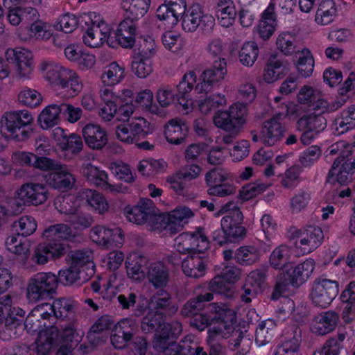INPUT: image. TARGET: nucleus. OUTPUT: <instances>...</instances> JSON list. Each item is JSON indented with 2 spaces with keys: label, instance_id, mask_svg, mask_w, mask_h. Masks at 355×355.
<instances>
[{
  "label": "nucleus",
  "instance_id": "nucleus-8",
  "mask_svg": "<svg viewBox=\"0 0 355 355\" xmlns=\"http://www.w3.org/2000/svg\"><path fill=\"white\" fill-rule=\"evenodd\" d=\"M75 306V302L66 298H58L52 304H40L35 306L27 316L25 327L28 331H35L46 320L68 317L73 312Z\"/></svg>",
  "mask_w": 355,
  "mask_h": 355
},
{
  "label": "nucleus",
  "instance_id": "nucleus-64",
  "mask_svg": "<svg viewBox=\"0 0 355 355\" xmlns=\"http://www.w3.org/2000/svg\"><path fill=\"white\" fill-rule=\"evenodd\" d=\"M292 251L290 247L280 245L271 252L269 263L274 268H282L288 263Z\"/></svg>",
  "mask_w": 355,
  "mask_h": 355
},
{
  "label": "nucleus",
  "instance_id": "nucleus-26",
  "mask_svg": "<svg viewBox=\"0 0 355 355\" xmlns=\"http://www.w3.org/2000/svg\"><path fill=\"white\" fill-rule=\"evenodd\" d=\"M123 285V279L116 272H109L98 277L96 281L92 283V288L95 293H99L105 300L114 298L121 291Z\"/></svg>",
  "mask_w": 355,
  "mask_h": 355
},
{
  "label": "nucleus",
  "instance_id": "nucleus-37",
  "mask_svg": "<svg viewBox=\"0 0 355 355\" xmlns=\"http://www.w3.org/2000/svg\"><path fill=\"white\" fill-rule=\"evenodd\" d=\"M83 333L74 324H68L62 329L61 343L55 355H73V349L82 340Z\"/></svg>",
  "mask_w": 355,
  "mask_h": 355
},
{
  "label": "nucleus",
  "instance_id": "nucleus-10",
  "mask_svg": "<svg viewBox=\"0 0 355 355\" xmlns=\"http://www.w3.org/2000/svg\"><path fill=\"white\" fill-rule=\"evenodd\" d=\"M224 215L220 220L223 236L220 232L214 234V239L219 244H223L231 239H243L246 234L245 228L242 226L243 215L236 204L230 201L223 205L214 214L216 217Z\"/></svg>",
  "mask_w": 355,
  "mask_h": 355
},
{
  "label": "nucleus",
  "instance_id": "nucleus-57",
  "mask_svg": "<svg viewBox=\"0 0 355 355\" xmlns=\"http://www.w3.org/2000/svg\"><path fill=\"white\" fill-rule=\"evenodd\" d=\"M56 209L65 214H74L83 205V200L78 195H68L62 197H58L54 202Z\"/></svg>",
  "mask_w": 355,
  "mask_h": 355
},
{
  "label": "nucleus",
  "instance_id": "nucleus-13",
  "mask_svg": "<svg viewBox=\"0 0 355 355\" xmlns=\"http://www.w3.org/2000/svg\"><path fill=\"white\" fill-rule=\"evenodd\" d=\"M58 286V276L51 272H39L33 275L27 281L25 295L28 303L52 297Z\"/></svg>",
  "mask_w": 355,
  "mask_h": 355
},
{
  "label": "nucleus",
  "instance_id": "nucleus-30",
  "mask_svg": "<svg viewBox=\"0 0 355 355\" xmlns=\"http://www.w3.org/2000/svg\"><path fill=\"white\" fill-rule=\"evenodd\" d=\"M137 328L136 322L131 318H123L114 327L111 343L116 349H123L132 339Z\"/></svg>",
  "mask_w": 355,
  "mask_h": 355
},
{
  "label": "nucleus",
  "instance_id": "nucleus-44",
  "mask_svg": "<svg viewBox=\"0 0 355 355\" xmlns=\"http://www.w3.org/2000/svg\"><path fill=\"white\" fill-rule=\"evenodd\" d=\"M62 109L60 105L51 103L45 106L37 116V123L43 130L55 127L61 120Z\"/></svg>",
  "mask_w": 355,
  "mask_h": 355
},
{
  "label": "nucleus",
  "instance_id": "nucleus-52",
  "mask_svg": "<svg viewBox=\"0 0 355 355\" xmlns=\"http://www.w3.org/2000/svg\"><path fill=\"white\" fill-rule=\"evenodd\" d=\"M236 11L232 0H220L216 8V16L218 23L223 27L228 28L235 21Z\"/></svg>",
  "mask_w": 355,
  "mask_h": 355
},
{
  "label": "nucleus",
  "instance_id": "nucleus-61",
  "mask_svg": "<svg viewBox=\"0 0 355 355\" xmlns=\"http://www.w3.org/2000/svg\"><path fill=\"white\" fill-rule=\"evenodd\" d=\"M228 111L234 123V135H236L246 123L247 106L243 103H235L230 106Z\"/></svg>",
  "mask_w": 355,
  "mask_h": 355
},
{
  "label": "nucleus",
  "instance_id": "nucleus-17",
  "mask_svg": "<svg viewBox=\"0 0 355 355\" xmlns=\"http://www.w3.org/2000/svg\"><path fill=\"white\" fill-rule=\"evenodd\" d=\"M116 128V137L121 142L132 144L141 137H146L153 132V126L146 119L142 116L134 117L128 121H122Z\"/></svg>",
  "mask_w": 355,
  "mask_h": 355
},
{
  "label": "nucleus",
  "instance_id": "nucleus-29",
  "mask_svg": "<svg viewBox=\"0 0 355 355\" xmlns=\"http://www.w3.org/2000/svg\"><path fill=\"white\" fill-rule=\"evenodd\" d=\"M324 234L318 226L309 225L300 234V239L295 243V248L300 254L311 253L322 243Z\"/></svg>",
  "mask_w": 355,
  "mask_h": 355
},
{
  "label": "nucleus",
  "instance_id": "nucleus-63",
  "mask_svg": "<svg viewBox=\"0 0 355 355\" xmlns=\"http://www.w3.org/2000/svg\"><path fill=\"white\" fill-rule=\"evenodd\" d=\"M259 48L254 42H245L239 53V60L242 65L252 67L255 63L259 55Z\"/></svg>",
  "mask_w": 355,
  "mask_h": 355
},
{
  "label": "nucleus",
  "instance_id": "nucleus-55",
  "mask_svg": "<svg viewBox=\"0 0 355 355\" xmlns=\"http://www.w3.org/2000/svg\"><path fill=\"white\" fill-rule=\"evenodd\" d=\"M76 232L65 224H57L47 227L43 232V236L49 241L57 240L72 241Z\"/></svg>",
  "mask_w": 355,
  "mask_h": 355
},
{
  "label": "nucleus",
  "instance_id": "nucleus-19",
  "mask_svg": "<svg viewBox=\"0 0 355 355\" xmlns=\"http://www.w3.org/2000/svg\"><path fill=\"white\" fill-rule=\"evenodd\" d=\"M193 216L194 213L189 207L180 206L169 212L155 217L156 224L153 225V228L159 232L166 230L174 234L188 223Z\"/></svg>",
  "mask_w": 355,
  "mask_h": 355
},
{
  "label": "nucleus",
  "instance_id": "nucleus-54",
  "mask_svg": "<svg viewBox=\"0 0 355 355\" xmlns=\"http://www.w3.org/2000/svg\"><path fill=\"white\" fill-rule=\"evenodd\" d=\"M275 116L279 121L286 116L295 119L299 116V106L294 103H286L281 96H276L271 103Z\"/></svg>",
  "mask_w": 355,
  "mask_h": 355
},
{
  "label": "nucleus",
  "instance_id": "nucleus-46",
  "mask_svg": "<svg viewBox=\"0 0 355 355\" xmlns=\"http://www.w3.org/2000/svg\"><path fill=\"white\" fill-rule=\"evenodd\" d=\"M83 204L85 202L92 210L103 214L109 210V203L105 196L96 190L83 189L80 192Z\"/></svg>",
  "mask_w": 355,
  "mask_h": 355
},
{
  "label": "nucleus",
  "instance_id": "nucleus-3",
  "mask_svg": "<svg viewBox=\"0 0 355 355\" xmlns=\"http://www.w3.org/2000/svg\"><path fill=\"white\" fill-rule=\"evenodd\" d=\"M170 295L164 290L158 291L151 298L150 302L144 298L142 305L139 302L137 314H145L141 322L142 331L148 333L155 330L153 347L157 352H163L164 355H180L184 349L174 340L182 331L178 322L166 323L163 322L164 310L170 304Z\"/></svg>",
  "mask_w": 355,
  "mask_h": 355
},
{
  "label": "nucleus",
  "instance_id": "nucleus-1",
  "mask_svg": "<svg viewBox=\"0 0 355 355\" xmlns=\"http://www.w3.org/2000/svg\"><path fill=\"white\" fill-rule=\"evenodd\" d=\"M213 299L211 293L199 295L195 299L188 301L181 312L184 316H193L191 325L198 330L203 331L209 327L207 332V343L211 347L209 355H220L221 347L218 343L220 340L232 337L230 345L237 347L243 336V332L236 328V310L228 304L210 303L206 306L207 314L198 313L205 308V302Z\"/></svg>",
  "mask_w": 355,
  "mask_h": 355
},
{
  "label": "nucleus",
  "instance_id": "nucleus-42",
  "mask_svg": "<svg viewBox=\"0 0 355 355\" xmlns=\"http://www.w3.org/2000/svg\"><path fill=\"white\" fill-rule=\"evenodd\" d=\"M286 72L282 62L276 57H270L257 81L259 84H272L283 78Z\"/></svg>",
  "mask_w": 355,
  "mask_h": 355
},
{
  "label": "nucleus",
  "instance_id": "nucleus-14",
  "mask_svg": "<svg viewBox=\"0 0 355 355\" xmlns=\"http://www.w3.org/2000/svg\"><path fill=\"white\" fill-rule=\"evenodd\" d=\"M25 311L19 307H12V300L8 295L0 297V324L5 322V328L1 332L2 340L16 338L24 330L22 318Z\"/></svg>",
  "mask_w": 355,
  "mask_h": 355
},
{
  "label": "nucleus",
  "instance_id": "nucleus-16",
  "mask_svg": "<svg viewBox=\"0 0 355 355\" xmlns=\"http://www.w3.org/2000/svg\"><path fill=\"white\" fill-rule=\"evenodd\" d=\"M315 268V261L308 258L296 266L281 272L277 277L275 292L283 293L288 285L295 288L300 287L312 276Z\"/></svg>",
  "mask_w": 355,
  "mask_h": 355
},
{
  "label": "nucleus",
  "instance_id": "nucleus-20",
  "mask_svg": "<svg viewBox=\"0 0 355 355\" xmlns=\"http://www.w3.org/2000/svg\"><path fill=\"white\" fill-rule=\"evenodd\" d=\"M338 292L339 284L337 281L319 277L311 285L309 297L315 306L324 309L331 304Z\"/></svg>",
  "mask_w": 355,
  "mask_h": 355
},
{
  "label": "nucleus",
  "instance_id": "nucleus-49",
  "mask_svg": "<svg viewBox=\"0 0 355 355\" xmlns=\"http://www.w3.org/2000/svg\"><path fill=\"white\" fill-rule=\"evenodd\" d=\"M274 10V6L270 4L263 12L262 19L257 27V33L263 40L269 39L277 28V23Z\"/></svg>",
  "mask_w": 355,
  "mask_h": 355
},
{
  "label": "nucleus",
  "instance_id": "nucleus-18",
  "mask_svg": "<svg viewBox=\"0 0 355 355\" xmlns=\"http://www.w3.org/2000/svg\"><path fill=\"white\" fill-rule=\"evenodd\" d=\"M174 248L182 254H201L209 248V241L203 229L180 234L174 241Z\"/></svg>",
  "mask_w": 355,
  "mask_h": 355
},
{
  "label": "nucleus",
  "instance_id": "nucleus-23",
  "mask_svg": "<svg viewBox=\"0 0 355 355\" xmlns=\"http://www.w3.org/2000/svg\"><path fill=\"white\" fill-rule=\"evenodd\" d=\"M24 329H26L29 334H37L34 344V349L37 355H49L60 342L62 333L55 326H47L46 322H42V327L35 331H28L25 324Z\"/></svg>",
  "mask_w": 355,
  "mask_h": 355
},
{
  "label": "nucleus",
  "instance_id": "nucleus-40",
  "mask_svg": "<svg viewBox=\"0 0 355 355\" xmlns=\"http://www.w3.org/2000/svg\"><path fill=\"white\" fill-rule=\"evenodd\" d=\"M151 0H121L120 7L125 18L138 21L149 11Z\"/></svg>",
  "mask_w": 355,
  "mask_h": 355
},
{
  "label": "nucleus",
  "instance_id": "nucleus-31",
  "mask_svg": "<svg viewBox=\"0 0 355 355\" xmlns=\"http://www.w3.org/2000/svg\"><path fill=\"white\" fill-rule=\"evenodd\" d=\"M325 127V119L320 115L305 116L297 121V128L303 131L301 141L304 144H310Z\"/></svg>",
  "mask_w": 355,
  "mask_h": 355
},
{
  "label": "nucleus",
  "instance_id": "nucleus-2",
  "mask_svg": "<svg viewBox=\"0 0 355 355\" xmlns=\"http://www.w3.org/2000/svg\"><path fill=\"white\" fill-rule=\"evenodd\" d=\"M227 73V62L225 58L215 60L210 68L202 71L198 76L193 71L184 73L177 85L178 102L184 114H189L198 108L205 114H209L227 104L224 94L216 93L205 98L195 100L189 96L195 89L198 94H207L218 87Z\"/></svg>",
  "mask_w": 355,
  "mask_h": 355
},
{
  "label": "nucleus",
  "instance_id": "nucleus-36",
  "mask_svg": "<svg viewBox=\"0 0 355 355\" xmlns=\"http://www.w3.org/2000/svg\"><path fill=\"white\" fill-rule=\"evenodd\" d=\"M53 33L51 25L40 19L32 22L28 29L19 28L17 31V35L24 41L30 39L46 41L52 37Z\"/></svg>",
  "mask_w": 355,
  "mask_h": 355
},
{
  "label": "nucleus",
  "instance_id": "nucleus-11",
  "mask_svg": "<svg viewBox=\"0 0 355 355\" xmlns=\"http://www.w3.org/2000/svg\"><path fill=\"white\" fill-rule=\"evenodd\" d=\"M330 153H340L329 172L327 180L331 184H345L349 182L355 174V158L349 157L352 147L345 141H340L331 145Z\"/></svg>",
  "mask_w": 355,
  "mask_h": 355
},
{
  "label": "nucleus",
  "instance_id": "nucleus-38",
  "mask_svg": "<svg viewBox=\"0 0 355 355\" xmlns=\"http://www.w3.org/2000/svg\"><path fill=\"white\" fill-rule=\"evenodd\" d=\"M301 331L295 325L290 327L285 333V340L277 347L274 355H301Z\"/></svg>",
  "mask_w": 355,
  "mask_h": 355
},
{
  "label": "nucleus",
  "instance_id": "nucleus-58",
  "mask_svg": "<svg viewBox=\"0 0 355 355\" xmlns=\"http://www.w3.org/2000/svg\"><path fill=\"white\" fill-rule=\"evenodd\" d=\"M341 299L347 304L343 311L342 318L346 323L355 318V282H351L342 293Z\"/></svg>",
  "mask_w": 355,
  "mask_h": 355
},
{
  "label": "nucleus",
  "instance_id": "nucleus-33",
  "mask_svg": "<svg viewBox=\"0 0 355 355\" xmlns=\"http://www.w3.org/2000/svg\"><path fill=\"white\" fill-rule=\"evenodd\" d=\"M44 178L49 186L62 191L71 189L76 181L68 167L60 163L53 172L46 173Z\"/></svg>",
  "mask_w": 355,
  "mask_h": 355
},
{
  "label": "nucleus",
  "instance_id": "nucleus-48",
  "mask_svg": "<svg viewBox=\"0 0 355 355\" xmlns=\"http://www.w3.org/2000/svg\"><path fill=\"white\" fill-rule=\"evenodd\" d=\"M168 164L163 159L146 158L140 160L137 166L138 173L146 178H153L164 173Z\"/></svg>",
  "mask_w": 355,
  "mask_h": 355
},
{
  "label": "nucleus",
  "instance_id": "nucleus-47",
  "mask_svg": "<svg viewBox=\"0 0 355 355\" xmlns=\"http://www.w3.org/2000/svg\"><path fill=\"white\" fill-rule=\"evenodd\" d=\"M125 77L124 65L114 61L103 67L101 80L105 86H115L121 83Z\"/></svg>",
  "mask_w": 355,
  "mask_h": 355
},
{
  "label": "nucleus",
  "instance_id": "nucleus-22",
  "mask_svg": "<svg viewBox=\"0 0 355 355\" xmlns=\"http://www.w3.org/2000/svg\"><path fill=\"white\" fill-rule=\"evenodd\" d=\"M90 239L104 249L121 247L125 241L122 230L118 227L96 225L89 232Z\"/></svg>",
  "mask_w": 355,
  "mask_h": 355
},
{
  "label": "nucleus",
  "instance_id": "nucleus-41",
  "mask_svg": "<svg viewBox=\"0 0 355 355\" xmlns=\"http://www.w3.org/2000/svg\"><path fill=\"white\" fill-rule=\"evenodd\" d=\"M207 269V261L197 254L187 256L182 261L183 273L189 277L198 279L205 275Z\"/></svg>",
  "mask_w": 355,
  "mask_h": 355
},
{
  "label": "nucleus",
  "instance_id": "nucleus-56",
  "mask_svg": "<svg viewBox=\"0 0 355 355\" xmlns=\"http://www.w3.org/2000/svg\"><path fill=\"white\" fill-rule=\"evenodd\" d=\"M17 98L20 104L32 109L40 107L44 101L42 94L38 90L28 87H21Z\"/></svg>",
  "mask_w": 355,
  "mask_h": 355
},
{
  "label": "nucleus",
  "instance_id": "nucleus-15",
  "mask_svg": "<svg viewBox=\"0 0 355 355\" xmlns=\"http://www.w3.org/2000/svg\"><path fill=\"white\" fill-rule=\"evenodd\" d=\"M6 60L12 66V76L17 80L25 81L33 78L35 70L33 53L23 47L8 48L4 53Z\"/></svg>",
  "mask_w": 355,
  "mask_h": 355
},
{
  "label": "nucleus",
  "instance_id": "nucleus-6",
  "mask_svg": "<svg viewBox=\"0 0 355 355\" xmlns=\"http://www.w3.org/2000/svg\"><path fill=\"white\" fill-rule=\"evenodd\" d=\"M42 78L49 85L60 92L58 94L66 98L78 96L83 89L80 76L74 70L49 59L42 60L38 66Z\"/></svg>",
  "mask_w": 355,
  "mask_h": 355
},
{
  "label": "nucleus",
  "instance_id": "nucleus-21",
  "mask_svg": "<svg viewBox=\"0 0 355 355\" xmlns=\"http://www.w3.org/2000/svg\"><path fill=\"white\" fill-rule=\"evenodd\" d=\"M48 188L42 183L26 182L15 193V199L19 206L37 207L44 205L48 200Z\"/></svg>",
  "mask_w": 355,
  "mask_h": 355
},
{
  "label": "nucleus",
  "instance_id": "nucleus-45",
  "mask_svg": "<svg viewBox=\"0 0 355 355\" xmlns=\"http://www.w3.org/2000/svg\"><path fill=\"white\" fill-rule=\"evenodd\" d=\"M112 320L109 315H103L98 318L90 328L87 335L89 343L93 345H98L107 338V332Z\"/></svg>",
  "mask_w": 355,
  "mask_h": 355
},
{
  "label": "nucleus",
  "instance_id": "nucleus-39",
  "mask_svg": "<svg viewBox=\"0 0 355 355\" xmlns=\"http://www.w3.org/2000/svg\"><path fill=\"white\" fill-rule=\"evenodd\" d=\"M135 21L125 18L119 24L116 29V40L123 48L131 49L136 43L138 31Z\"/></svg>",
  "mask_w": 355,
  "mask_h": 355
},
{
  "label": "nucleus",
  "instance_id": "nucleus-25",
  "mask_svg": "<svg viewBox=\"0 0 355 355\" xmlns=\"http://www.w3.org/2000/svg\"><path fill=\"white\" fill-rule=\"evenodd\" d=\"M240 277L241 272L239 268H226L221 275L216 276L209 282V289L226 297H232L236 294L234 284Z\"/></svg>",
  "mask_w": 355,
  "mask_h": 355
},
{
  "label": "nucleus",
  "instance_id": "nucleus-32",
  "mask_svg": "<svg viewBox=\"0 0 355 355\" xmlns=\"http://www.w3.org/2000/svg\"><path fill=\"white\" fill-rule=\"evenodd\" d=\"M189 133V125L180 118L171 119L164 125V137L172 145L178 146L184 143Z\"/></svg>",
  "mask_w": 355,
  "mask_h": 355
},
{
  "label": "nucleus",
  "instance_id": "nucleus-12",
  "mask_svg": "<svg viewBox=\"0 0 355 355\" xmlns=\"http://www.w3.org/2000/svg\"><path fill=\"white\" fill-rule=\"evenodd\" d=\"M82 21L85 26L83 35L84 44L89 48L101 47L112 35V27L102 15L92 11L83 13Z\"/></svg>",
  "mask_w": 355,
  "mask_h": 355
},
{
  "label": "nucleus",
  "instance_id": "nucleus-7",
  "mask_svg": "<svg viewBox=\"0 0 355 355\" xmlns=\"http://www.w3.org/2000/svg\"><path fill=\"white\" fill-rule=\"evenodd\" d=\"M67 263L68 267L58 272L59 279L64 286H71L80 279L86 281L95 274L94 252L91 250L73 252Z\"/></svg>",
  "mask_w": 355,
  "mask_h": 355
},
{
  "label": "nucleus",
  "instance_id": "nucleus-5",
  "mask_svg": "<svg viewBox=\"0 0 355 355\" xmlns=\"http://www.w3.org/2000/svg\"><path fill=\"white\" fill-rule=\"evenodd\" d=\"M155 15L159 21L172 25H177L180 21L182 28L186 33H193L198 28L209 30L215 24L211 15L198 4L188 7L186 0H164L157 8Z\"/></svg>",
  "mask_w": 355,
  "mask_h": 355
},
{
  "label": "nucleus",
  "instance_id": "nucleus-35",
  "mask_svg": "<svg viewBox=\"0 0 355 355\" xmlns=\"http://www.w3.org/2000/svg\"><path fill=\"white\" fill-rule=\"evenodd\" d=\"M270 245L259 241L250 245H244L238 248L234 253L236 261L241 265H252L257 261L260 257L269 251Z\"/></svg>",
  "mask_w": 355,
  "mask_h": 355
},
{
  "label": "nucleus",
  "instance_id": "nucleus-43",
  "mask_svg": "<svg viewBox=\"0 0 355 355\" xmlns=\"http://www.w3.org/2000/svg\"><path fill=\"white\" fill-rule=\"evenodd\" d=\"M285 128L276 117H272L264 123L261 132V141L267 146H272L279 141L284 136Z\"/></svg>",
  "mask_w": 355,
  "mask_h": 355
},
{
  "label": "nucleus",
  "instance_id": "nucleus-9",
  "mask_svg": "<svg viewBox=\"0 0 355 355\" xmlns=\"http://www.w3.org/2000/svg\"><path fill=\"white\" fill-rule=\"evenodd\" d=\"M33 121V116L28 110L7 112L0 119V133L7 141H26L32 132Z\"/></svg>",
  "mask_w": 355,
  "mask_h": 355
},
{
  "label": "nucleus",
  "instance_id": "nucleus-34",
  "mask_svg": "<svg viewBox=\"0 0 355 355\" xmlns=\"http://www.w3.org/2000/svg\"><path fill=\"white\" fill-rule=\"evenodd\" d=\"M338 315L332 311L322 312L316 315L310 322L309 329L311 333L324 336L333 331L337 327Z\"/></svg>",
  "mask_w": 355,
  "mask_h": 355
},
{
  "label": "nucleus",
  "instance_id": "nucleus-60",
  "mask_svg": "<svg viewBox=\"0 0 355 355\" xmlns=\"http://www.w3.org/2000/svg\"><path fill=\"white\" fill-rule=\"evenodd\" d=\"M6 248L13 254L28 257L30 254L31 243L27 240L19 239V235L12 234L7 237Z\"/></svg>",
  "mask_w": 355,
  "mask_h": 355
},
{
  "label": "nucleus",
  "instance_id": "nucleus-24",
  "mask_svg": "<svg viewBox=\"0 0 355 355\" xmlns=\"http://www.w3.org/2000/svg\"><path fill=\"white\" fill-rule=\"evenodd\" d=\"M125 218L131 223L141 225L147 221H150V228L156 224L154 218L159 215L155 214V207L152 200L149 198H141L135 206H126L124 209Z\"/></svg>",
  "mask_w": 355,
  "mask_h": 355
},
{
  "label": "nucleus",
  "instance_id": "nucleus-4",
  "mask_svg": "<svg viewBox=\"0 0 355 355\" xmlns=\"http://www.w3.org/2000/svg\"><path fill=\"white\" fill-rule=\"evenodd\" d=\"M121 96L113 89L104 88L100 92L103 103L98 111V116L105 122L114 119L116 121H128L135 112L136 109L157 116H163V111L154 103V94L150 89H143L135 94L130 89L121 91Z\"/></svg>",
  "mask_w": 355,
  "mask_h": 355
},
{
  "label": "nucleus",
  "instance_id": "nucleus-59",
  "mask_svg": "<svg viewBox=\"0 0 355 355\" xmlns=\"http://www.w3.org/2000/svg\"><path fill=\"white\" fill-rule=\"evenodd\" d=\"M276 328L274 320L268 319L260 322L256 330L255 342L259 347L268 344L272 339Z\"/></svg>",
  "mask_w": 355,
  "mask_h": 355
},
{
  "label": "nucleus",
  "instance_id": "nucleus-53",
  "mask_svg": "<svg viewBox=\"0 0 355 355\" xmlns=\"http://www.w3.org/2000/svg\"><path fill=\"white\" fill-rule=\"evenodd\" d=\"M338 9L334 0H322L318 8L315 21L318 25L331 24L337 15Z\"/></svg>",
  "mask_w": 355,
  "mask_h": 355
},
{
  "label": "nucleus",
  "instance_id": "nucleus-50",
  "mask_svg": "<svg viewBox=\"0 0 355 355\" xmlns=\"http://www.w3.org/2000/svg\"><path fill=\"white\" fill-rule=\"evenodd\" d=\"M148 263V259L140 254H133L128 257L126 261L127 275L134 281H141L146 276L144 268Z\"/></svg>",
  "mask_w": 355,
  "mask_h": 355
},
{
  "label": "nucleus",
  "instance_id": "nucleus-28",
  "mask_svg": "<svg viewBox=\"0 0 355 355\" xmlns=\"http://www.w3.org/2000/svg\"><path fill=\"white\" fill-rule=\"evenodd\" d=\"M82 136L86 146L94 150H101L108 144L107 131L101 125L89 123L82 128Z\"/></svg>",
  "mask_w": 355,
  "mask_h": 355
},
{
  "label": "nucleus",
  "instance_id": "nucleus-51",
  "mask_svg": "<svg viewBox=\"0 0 355 355\" xmlns=\"http://www.w3.org/2000/svg\"><path fill=\"white\" fill-rule=\"evenodd\" d=\"M149 282L157 288L165 287L169 279L168 270L162 261L150 264L147 271Z\"/></svg>",
  "mask_w": 355,
  "mask_h": 355
},
{
  "label": "nucleus",
  "instance_id": "nucleus-62",
  "mask_svg": "<svg viewBox=\"0 0 355 355\" xmlns=\"http://www.w3.org/2000/svg\"><path fill=\"white\" fill-rule=\"evenodd\" d=\"M131 69L139 78H146L153 72L151 58L135 54L132 59Z\"/></svg>",
  "mask_w": 355,
  "mask_h": 355
},
{
  "label": "nucleus",
  "instance_id": "nucleus-27",
  "mask_svg": "<svg viewBox=\"0 0 355 355\" xmlns=\"http://www.w3.org/2000/svg\"><path fill=\"white\" fill-rule=\"evenodd\" d=\"M66 246L60 242H45L39 243L33 250L31 259L37 265H45L51 260L63 257Z\"/></svg>",
  "mask_w": 355,
  "mask_h": 355
}]
</instances>
